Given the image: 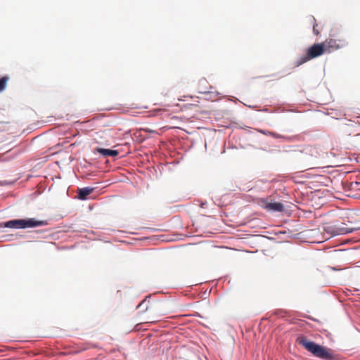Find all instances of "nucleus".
<instances>
[{"label": "nucleus", "instance_id": "f257e3e1", "mask_svg": "<svg viewBox=\"0 0 360 360\" xmlns=\"http://www.w3.org/2000/svg\"><path fill=\"white\" fill-rule=\"evenodd\" d=\"M297 342L302 345L307 351L311 353L314 356L324 359L333 360L334 355L330 349H327L312 341L309 340L307 337L300 335L296 340Z\"/></svg>", "mask_w": 360, "mask_h": 360}, {"label": "nucleus", "instance_id": "f03ea898", "mask_svg": "<svg viewBox=\"0 0 360 360\" xmlns=\"http://www.w3.org/2000/svg\"><path fill=\"white\" fill-rule=\"evenodd\" d=\"M44 220H37L34 218L13 219L4 223H0V228L6 227L15 229L33 228L47 225Z\"/></svg>", "mask_w": 360, "mask_h": 360}, {"label": "nucleus", "instance_id": "7ed1b4c3", "mask_svg": "<svg viewBox=\"0 0 360 360\" xmlns=\"http://www.w3.org/2000/svg\"><path fill=\"white\" fill-rule=\"evenodd\" d=\"M324 53H326V47L323 43L314 44L307 49L305 55L295 60V67H299L306 62L323 55Z\"/></svg>", "mask_w": 360, "mask_h": 360}, {"label": "nucleus", "instance_id": "20e7f679", "mask_svg": "<svg viewBox=\"0 0 360 360\" xmlns=\"http://www.w3.org/2000/svg\"><path fill=\"white\" fill-rule=\"evenodd\" d=\"M295 158L297 163L303 165L304 170L315 167V164L314 163V158L311 154V149L300 152L296 155Z\"/></svg>", "mask_w": 360, "mask_h": 360}, {"label": "nucleus", "instance_id": "39448f33", "mask_svg": "<svg viewBox=\"0 0 360 360\" xmlns=\"http://www.w3.org/2000/svg\"><path fill=\"white\" fill-rule=\"evenodd\" d=\"M323 44L326 47V52L327 53H331L342 49L347 45V42L345 39H327Z\"/></svg>", "mask_w": 360, "mask_h": 360}, {"label": "nucleus", "instance_id": "423d86ee", "mask_svg": "<svg viewBox=\"0 0 360 360\" xmlns=\"http://www.w3.org/2000/svg\"><path fill=\"white\" fill-rule=\"evenodd\" d=\"M262 203V206L268 211L281 212L284 210V205L281 202H269L264 200Z\"/></svg>", "mask_w": 360, "mask_h": 360}, {"label": "nucleus", "instance_id": "0eeeda50", "mask_svg": "<svg viewBox=\"0 0 360 360\" xmlns=\"http://www.w3.org/2000/svg\"><path fill=\"white\" fill-rule=\"evenodd\" d=\"M326 232L330 233L332 236L342 235L351 232L347 228L336 227L333 226H328L325 228Z\"/></svg>", "mask_w": 360, "mask_h": 360}, {"label": "nucleus", "instance_id": "6e6552de", "mask_svg": "<svg viewBox=\"0 0 360 360\" xmlns=\"http://www.w3.org/2000/svg\"><path fill=\"white\" fill-rule=\"evenodd\" d=\"M98 153L101 154L103 156H117L119 154L118 150H110V149H105V148H96L95 149Z\"/></svg>", "mask_w": 360, "mask_h": 360}, {"label": "nucleus", "instance_id": "1a4fd4ad", "mask_svg": "<svg viewBox=\"0 0 360 360\" xmlns=\"http://www.w3.org/2000/svg\"><path fill=\"white\" fill-rule=\"evenodd\" d=\"M93 191L94 188L89 187L82 188L79 189L78 192L79 198L81 200L86 199L87 196L90 195L93 192Z\"/></svg>", "mask_w": 360, "mask_h": 360}, {"label": "nucleus", "instance_id": "9d476101", "mask_svg": "<svg viewBox=\"0 0 360 360\" xmlns=\"http://www.w3.org/2000/svg\"><path fill=\"white\" fill-rule=\"evenodd\" d=\"M150 297V296H147L146 298L138 305V308H141L143 311H146L148 309L149 306L148 304L150 301L148 299Z\"/></svg>", "mask_w": 360, "mask_h": 360}, {"label": "nucleus", "instance_id": "9b49d317", "mask_svg": "<svg viewBox=\"0 0 360 360\" xmlns=\"http://www.w3.org/2000/svg\"><path fill=\"white\" fill-rule=\"evenodd\" d=\"M8 80V76H4L0 79V92L3 91L6 89Z\"/></svg>", "mask_w": 360, "mask_h": 360}, {"label": "nucleus", "instance_id": "f8f14e48", "mask_svg": "<svg viewBox=\"0 0 360 360\" xmlns=\"http://www.w3.org/2000/svg\"><path fill=\"white\" fill-rule=\"evenodd\" d=\"M259 132H260L261 134H264V135H269L274 138H280L281 136L278 134H276L274 132H272V131H267V130H263V129H259L258 130Z\"/></svg>", "mask_w": 360, "mask_h": 360}, {"label": "nucleus", "instance_id": "ddd939ff", "mask_svg": "<svg viewBox=\"0 0 360 360\" xmlns=\"http://www.w3.org/2000/svg\"><path fill=\"white\" fill-rule=\"evenodd\" d=\"M311 23L313 24V32L315 35L317 36L320 32L317 29L318 25L316 23V19L314 17H311Z\"/></svg>", "mask_w": 360, "mask_h": 360}, {"label": "nucleus", "instance_id": "4468645a", "mask_svg": "<svg viewBox=\"0 0 360 360\" xmlns=\"http://www.w3.org/2000/svg\"><path fill=\"white\" fill-rule=\"evenodd\" d=\"M351 188L353 190H360V182H352Z\"/></svg>", "mask_w": 360, "mask_h": 360}]
</instances>
